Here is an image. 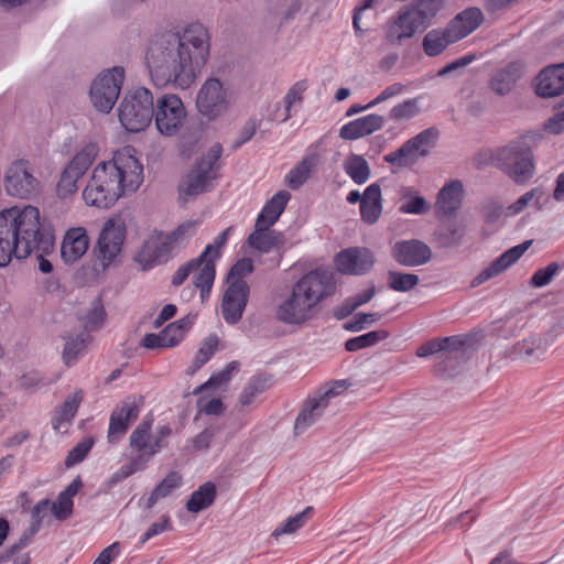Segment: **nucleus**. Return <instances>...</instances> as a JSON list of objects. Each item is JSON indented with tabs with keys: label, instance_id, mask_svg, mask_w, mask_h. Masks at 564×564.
I'll use <instances>...</instances> for the list:
<instances>
[{
	"label": "nucleus",
	"instance_id": "f257e3e1",
	"mask_svg": "<svg viewBox=\"0 0 564 564\" xmlns=\"http://www.w3.org/2000/svg\"><path fill=\"white\" fill-rule=\"evenodd\" d=\"M210 48L208 30L199 22L189 23L181 32L154 35L147 50L145 62L153 84L187 89L205 66Z\"/></svg>",
	"mask_w": 564,
	"mask_h": 564
},
{
	"label": "nucleus",
	"instance_id": "f03ea898",
	"mask_svg": "<svg viewBox=\"0 0 564 564\" xmlns=\"http://www.w3.org/2000/svg\"><path fill=\"white\" fill-rule=\"evenodd\" d=\"M53 247L54 237L42 228L36 207L12 206L0 212V267L8 265L13 256L24 259L34 252L40 271L51 273L53 265L44 256Z\"/></svg>",
	"mask_w": 564,
	"mask_h": 564
},
{
	"label": "nucleus",
	"instance_id": "7ed1b4c3",
	"mask_svg": "<svg viewBox=\"0 0 564 564\" xmlns=\"http://www.w3.org/2000/svg\"><path fill=\"white\" fill-rule=\"evenodd\" d=\"M134 149L124 147L110 161L101 162L83 191L89 206L109 208L124 193L135 192L143 182V166L134 155Z\"/></svg>",
	"mask_w": 564,
	"mask_h": 564
},
{
	"label": "nucleus",
	"instance_id": "20e7f679",
	"mask_svg": "<svg viewBox=\"0 0 564 564\" xmlns=\"http://www.w3.org/2000/svg\"><path fill=\"white\" fill-rule=\"evenodd\" d=\"M335 292L336 279L332 271L312 270L282 295L275 306V318L284 325L301 327L317 315L321 304Z\"/></svg>",
	"mask_w": 564,
	"mask_h": 564
},
{
	"label": "nucleus",
	"instance_id": "39448f33",
	"mask_svg": "<svg viewBox=\"0 0 564 564\" xmlns=\"http://www.w3.org/2000/svg\"><path fill=\"white\" fill-rule=\"evenodd\" d=\"M153 416L145 415L138 426L131 432L129 436V446L135 454L131 460L122 465L115 474H112L110 481H121L132 474L147 468L149 462L161 452L162 447L152 433Z\"/></svg>",
	"mask_w": 564,
	"mask_h": 564
},
{
	"label": "nucleus",
	"instance_id": "423d86ee",
	"mask_svg": "<svg viewBox=\"0 0 564 564\" xmlns=\"http://www.w3.org/2000/svg\"><path fill=\"white\" fill-rule=\"evenodd\" d=\"M223 145L218 142L196 159L188 173L180 184V194L184 197H194L214 188L220 176Z\"/></svg>",
	"mask_w": 564,
	"mask_h": 564
},
{
	"label": "nucleus",
	"instance_id": "0eeeda50",
	"mask_svg": "<svg viewBox=\"0 0 564 564\" xmlns=\"http://www.w3.org/2000/svg\"><path fill=\"white\" fill-rule=\"evenodd\" d=\"M197 223L186 221L180 225L173 232H153L144 240L137 253L135 260L143 269L153 268L166 262L177 247L183 246L195 232Z\"/></svg>",
	"mask_w": 564,
	"mask_h": 564
},
{
	"label": "nucleus",
	"instance_id": "6e6552de",
	"mask_svg": "<svg viewBox=\"0 0 564 564\" xmlns=\"http://www.w3.org/2000/svg\"><path fill=\"white\" fill-rule=\"evenodd\" d=\"M153 115V96L144 87L129 91L118 109L119 121L129 132L143 131L151 123Z\"/></svg>",
	"mask_w": 564,
	"mask_h": 564
},
{
	"label": "nucleus",
	"instance_id": "1a4fd4ad",
	"mask_svg": "<svg viewBox=\"0 0 564 564\" xmlns=\"http://www.w3.org/2000/svg\"><path fill=\"white\" fill-rule=\"evenodd\" d=\"M497 162L516 183H524L533 176L534 164L531 152L530 137H521L496 154Z\"/></svg>",
	"mask_w": 564,
	"mask_h": 564
},
{
	"label": "nucleus",
	"instance_id": "9d476101",
	"mask_svg": "<svg viewBox=\"0 0 564 564\" xmlns=\"http://www.w3.org/2000/svg\"><path fill=\"white\" fill-rule=\"evenodd\" d=\"M124 79L122 67L116 66L99 74L91 83L89 97L93 107L102 113H109L119 98Z\"/></svg>",
	"mask_w": 564,
	"mask_h": 564
},
{
	"label": "nucleus",
	"instance_id": "9b49d317",
	"mask_svg": "<svg viewBox=\"0 0 564 564\" xmlns=\"http://www.w3.org/2000/svg\"><path fill=\"white\" fill-rule=\"evenodd\" d=\"M232 104V94L220 79L207 78L196 96L198 112L208 120H215L224 115Z\"/></svg>",
	"mask_w": 564,
	"mask_h": 564
},
{
	"label": "nucleus",
	"instance_id": "f8f14e48",
	"mask_svg": "<svg viewBox=\"0 0 564 564\" xmlns=\"http://www.w3.org/2000/svg\"><path fill=\"white\" fill-rule=\"evenodd\" d=\"M438 132L434 128L421 131L415 137L405 141L398 150L384 155L387 163L399 167H408L415 164L421 158L426 156L434 147Z\"/></svg>",
	"mask_w": 564,
	"mask_h": 564
},
{
	"label": "nucleus",
	"instance_id": "ddd939ff",
	"mask_svg": "<svg viewBox=\"0 0 564 564\" xmlns=\"http://www.w3.org/2000/svg\"><path fill=\"white\" fill-rule=\"evenodd\" d=\"M124 239V221L121 218L108 219L100 231L95 251L96 259L102 269H107L119 261Z\"/></svg>",
	"mask_w": 564,
	"mask_h": 564
},
{
	"label": "nucleus",
	"instance_id": "4468645a",
	"mask_svg": "<svg viewBox=\"0 0 564 564\" xmlns=\"http://www.w3.org/2000/svg\"><path fill=\"white\" fill-rule=\"evenodd\" d=\"M186 109L182 99L174 94H165L156 100L154 121L158 131L165 137H173L180 132L185 120Z\"/></svg>",
	"mask_w": 564,
	"mask_h": 564
},
{
	"label": "nucleus",
	"instance_id": "2eb2a0df",
	"mask_svg": "<svg viewBox=\"0 0 564 564\" xmlns=\"http://www.w3.org/2000/svg\"><path fill=\"white\" fill-rule=\"evenodd\" d=\"M4 188L10 196L30 198L39 193L40 181L28 160H15L4 173Z\"/></svg>",
	"mask_w": 564,
	"mask_h": 564
},
{
	"label": "nucleus",
	"instance_id": "dca6fc26",
	"mask_svg": "<svg viewBox=\"0 0 564 564\" xmlns=\"http://www.w3.org/2000/svg\"><path fill=\"white\" fill-rule=\"evenodd\" d=\"M345 388V381H336L332 387H328L324 391H321L313 398L308 399L295 420V433L301 434L316 423L324 414L329 400L339 394V389Z\"/></svg>",
	"mask_w": 564,
	"mask_h": 564
},
{
	"label": "nucleus",
	"instance_id": "f3484780",
	"mask_svg": "<svg viewBox=\"0 0 564 564\" xmlns=\"http://www.w3.org/2000/svg\"><path fill=\"white\" fill-rule=\"evenodd\" d=\"M142 405V398L127 397L111 412L108 427V442L118 443L128 432L131 422L138 419Z\"/></svg>",
	"mask_w": 564,
	"mask_h": 564
},
{
	"label": "nucleus",
	"instance_id": "a211bd4d",
	"mask_svg": "<svg viewBox=\"0 0 564 564\" xmlns=\"http://www.w3.org/2000/svg\"><path fill=\"white\" fill-rule=\"evenodd\" d=\"M373 252L365 247H350L335 256L336 270L343 274L364 275L375 265Z\"/></svg>",
	"mask_w": 564,
	"mask_h": 564
},
{
	"label": "nucleus",
	"instance_id": "6ab92c4d",
	"mask_svg": "<svg viewBox=\"0 0 564 564\" xmlns=\"http://www.w3.org/2000/svg\"><path fill=\"white\" fill-rule=\"evenodd\" d=\"M426 26L412 9L400 11L389 20L384 26V41L390 45H400L403 40L412 37L417 31Z\"/></svg>",
	"mask_w": 564,
	"mask_h": 564
},
{
	"label": "nucleus",
	"instance_id": "aec40b11",
	"mask_svg": "<svg viewBox=\"0 0 564 564\" xmlns=\"http://www.w3.org/2000/svg\"><path fill=\"white\" fill-rule=\"evenodd\" d=\"M391 252L393 259L404 267L423 265L432 258L431 248L417 239L397 241Z\"/></svg>",
	"mask_w": 564,
	"mask_h": 564
},
{
	"label": "nucleus",
	"instance_id": "412c9836",
	"mask_svg": "<svg viewBox=\"0 0 564 564\" xmlns=\"http://www.w3.org/2000/svg\"><path fill=\"white\" fill-rule=\"evenodd\" d=\"M249 296L247 282L230 283L226 289L221 303V312L225 321L236 324L243 314Z\"/></svg>",
	"mask_w": 564,
	"mask_h": 564
},
{
	"label": "nucleus",
	"instance_id": "4be33fe9",
	"mask_svg": "<svg viewBox=\"0 0 564 564\" xmlns=\"http://www.w3.org/2000/svg\"><path fill=\"white\" fill-rule=\"evenodd\" d=\"M532 245V240H527L518 246L510 248L505 251L500 257H498L490 265L484 269L479 274H477L473 281L471 286L476 288L486 281L499 275L509 267H511L514 262H517L520 257L529 249Z\"/></svg>",
	"mask_w": 564,
	"mask_h": 564
},
{
	"label": "nucleus",
	"instance_id": "5701e85b",
	"mask_svg": "<svg viewBox=\"0 0 564 564\" xmlns=\"http://www.w3.org/2000/svg\"><path fill=\"white\" fill-rule=\"evenodd\" d=\"M536 95L551 98L564 93V64L545 67L536 77Z\"/></svg>",
	"mask_w": 564,
	"mask_h": 564
},
{
	"label": "nucleus",
	"instance_id": "b1692460",
	"mask_svg": "<svg viewBox=\"0 0 564 564\" xmlns=\"http://www.w3.org/2000/svg\"><path fill=\"white\" fill-rule=\"evenodd\" d=\"M89 238L84 227L70 228L66 231L61 246V257L65 263H74L88 250Z\"/></svg>",
	"mask_w": 564,
	"mask_h": 564
},
{
	"label": "nucleus",
	"instance_id": "393cba45",
	"mask_svg": "<svg viewBox=\"0 0 564 564\" xmlns=\"http://www.w3.org/2000/svg\"><path fill=\"white\" fill-rule=\"evenodd\" d=\"M384 122L382 116L370 113L344 124L339 129V137L344 140H357L380 130Z\"/></svg>",
	"mask_w": 564,
	"mask_h": 564
},
{
	"label": "nucleus",
	"instance_id": "a878e982",
	"mask_svg": "<svg viewBox=\"0 0 564 564\" xmlns=\"http://www.w3.org/2000/svg\"><path fill=\"white\" fill-rule=\"evenodd\" d=\"M466 231L464 220L448 219L437 227L433 238L440 248H457L463 245Z\"/></svg>",
	"mask_w": 564,
	"mask_h": 564
},
{
	"label": "nucleus",
	"instance_id": "bb28decb",
	"mask_svg": "<svg viewBox=\"0 0 564 564\" xmlns=\"http://www.w3.org/2000/svg\"><path fill=\"white\" fill-rule=\"evenodd\" d=\"M464 188L459 181L443 186L435 204L436 212L442 216L454 215L462 205Z\"/></svg>",
	"mask_w": 564,
	"mask_h": 564
},
{
	"label": "nucleus",
	"instance_id": "cd10ccee",
	"mask_svg": "<svg viewBox=\"0 0 564 564\" xmlns=\"http://www.w3.org/2000/svg\"><path fill=\"white\" fill-rule=\"evenodd\" d=\"M270 228L254 225V231L249 236L248 243L263 253L280 250L285 243L284 235Z\"/></svg>",
	"mask_w": 564,
	"mask_h": 564
},
{
	"label": "nucleus",
	"instance_id": "c85d7f7f",
	"mask_svg": "<svg viewBox=\"0 0 564 564\" xmlns=\"http://www.w3.org/2000/svg\"><path fill=\"white\" fill-rule=\"evenodd\" d=\"M291 194L288 191H279L269 199L257 217L256 225L272 227L284 212Z\"/></svg>",
	"mask_w": 564,
	"mask_h": 564
},
{
	"label": "nucleus",
	"instance_id": "c756f323",
	"mask_svg": "<svg viewBox=\"0 0 564 564\" xmlns=\"http://www.w3.org/2000/svg\"><path fill=\"white\" fill-rule=\"evenodd\" d=\"M382 212L381 188L378 183L370 184L364 192L360 215L367 224H375Z\"/></svg>",
	"mask_w": 564,
	"mask_h": 564
},
{
	"label": "nucleus",
	"instance_id": "7c9ffc66",
	"mask_svg": "<svg viewBox=\"0 0 564 564\" xmlns=\"http://www.w3.org/2000/svg\"><path fill=\"white\" fill-rule=\"evenodd\" d=\"M484 15L480 9L469 8L460 12L451 22L449 28L457 41L474 32L482 22Z\"/></svg>",
	"mask_w": 564,
	"mask_h": 564
},
{
	"label": "nucleus",
	"instance_id": "2f4dec72",
	"mask_svg": "<svg viewBox=\"0 0 564 564\" xmlns=\"http://www.w3.org/2000/svg\"><path fill=\"white\" fill-rule=\"evenodd\" d=\"M521 76V66L516 63L509 64L494 74L490 88L498 95H507L514 88Z\"/></svg>",
	"mask_w": 564,
	"mask_h": 564
},
{
	"label": "nucleus",
	"instance_id": "473e14b6",
	"mask_svg": "<svg viewBox=\"0 0 564 564\" xmlns=\"http://www.w3.org/2000/svg\"><path fill=\"white\" fill-rule=\"evenodd\" d=\"M83 398V391L76 390L59 406L55 409L52 419V426L55 431H59L72 422L78 411Z\"/></svg>",
	"mask_w": 564,
	"mask_h": 564
},
{
	"label": "nucleus",
	"instance_id": "72a5a7b5",
	"mask_svg": "<svg viewBox=\"0 0 564 564\" xmlns=\"http://www.w3.org/2000/svg\"><path fill=\"white\" fill-rule=\"evenodd\" d=\"M457 42L452 29L432 30L423 39V48L426 55L436 56L449 44Z\"/></svg>",
	"mask_w": 564,
	"mask_h": 564
},
{
	"label": "nucleus",
	"instance_id": "f704fd0d",
	"mask_svg": "<svg viewBox=\"0 0 564 564\" xmlns=\"http://www.w3.org/2000/svg\"><path fill=\"white\" fill-rule=\"evenodd\" d=\"M215 261L203 258L197 262L193 272V283L195 289L200 291V297L204 300V293H209L215 280Z\"/></svg>",
	"mask_w": 564,
	"mask_h": 564
},
{
	"label": "nucleus",
	"instance_id": "c9c22d12",
	"mask_svg": "<svg viewBox=\"0 0 564 564\" xmlns=\"http://www.w3.org/2000/svg\"><path fill=\"white\" fill-rule=\"evenodd\" d=\"M316 165V156L307 155L285 176L284 182L291 189H299L310 177Z\"/></svg>",
	"mask_w": 564,
	"mask_h": 564
},
{
	"label": "nucleus",
	"instance_id": "e433bc0d",
	"mask_svg": "<svg viewBox=\"0 0 564 564\" xmlns=\"http://www.w3.org/2000/svg\"><path fill=\"white\" fill-rule=\"evenodd\" d=\"M216 498V486L213 482H205L204 485L199 486L197 490H195L187 503L186 509L189 512L197 513L202 510L207 509L209 506L213 505L214 500Z\"/></svg>",
	"mask_w": 564,
	"mask_h": 564
},
{
	"label": "nucleus",
	"instance_id": "4c0bfd02",
	"mask_svg": "<svg viewBox=\"0 0 564 564\" xmlns=\"http://www.w3.org/2000/svg\"><path fill=\"white\" fill-rule=\"evenodd\" d=\"M63 338L65 340V345L62 351V358L66 366H72L77 361L79 355L87 347L89 336L85 332H82L76 336L64 335Z\"/></svg>",
	"mask_w": 564,
	"mask_h": 564
},
{
	"label": "nucleus",
	"instance_id": "58836bf2",
	"mask_svg": "<svg viewBox=\"0 0 564 564\" xmlns=\"http://www.w3.org/2000/svg\"><path fill=\"white\" fill-rule=\"evenodd\" d=\"M182 485V476L177 471H170L163 480L153 489L149 496L145 508L152 509L154 505L165 497H167L174 489Z\"/></svg>",
	"mask_w": 564,
	"mask_h": 564
},
{
	"label": "nucleus",
	"instance_id": "ea45409f",
	"mask_svg": "<svg viewBox=\"0 0 564 564\" xmlns=\"http://www.w3.org/2000/svg\"><path fill=\"white\" fill-rule=\"evenodd\" d=\"M344 171L356 183L364 184L370 177V167L362 155L350 154L344 162Z\"/></svg>",
	"mask_w": 564,
	"mask_h": 564
},
{
	"label": "nucleus",
	"instance_id": "a19ab883",
	"mask_svg": "<svg viewBox=\"0 0 564 564\" xmlns=\"http://www.w3.org/2000/svg\"><path fill=\"white\" fill-rule=\"evenodd\" d=\"M401 199L404 203L399 207L403 214L423 215L429 210L427 203L424 197L419 196L412 187H402L400 191Z\"/></svg>",
	"mask_w": 564,
	"mask_h": 564
},
{
	"label": "nucleus",
	"instance_id": "79ce46f5",
	"mask_svg": "<svg viewBox=\"0 0 564 564\" xmlns=\"http://www.w3.org/2000/svg\"><path fill=\"white\" fill-rule=\"evenodd\" d=\"M97 155V147L94 143L84 145L70 160L66 167L84 176Z\"/></svg>",
	"mask_w": 564,
	"mask_h": 564
},
{
	"label": "nucleus",
	"instance_id": "37998d69",
	"mask_svg": "<svg viewBox=\"0 0 564 564\" xmlns=\"http://www.w3.org/2000/svg\"><path fill=\"white\" fill-rule=\"evenodd\" d=\"M388 337L389 332L386 329L372 330L367 334L349 338L345 343V348L350 352L358 351L364 348L372 347Z\"/></svg>",
	"mask_w": 564,
	"mask_h": 564
},
{
	"label": "nucleus",
	"instance_id": "c03bdc74",
	"mask_svg": "<svg viewBox=\"0 0 564 564\" xmlns=\"http://www.w3.org/2000/svg\"><path fill=\"white\" fill-rule=\"evenodd\" d=\"M194 317L185 316L178 321L169 324L162 333H167L164 337V343L167 348L178 345L185 337L186 332L193 325Z\"/></svg>",
	"mask_w": 564,
	"mask_h": 564
},
{
	"label": "nucleus",
	"instance_id": "a18cd8bd",
	"mask_svg": "<svg viewBox=\"0 0 564 564\" xmlns=\"http://www.w3.org/2000/svg\"><path fill=\"white\" fill-rule=\"evenodd\" d=\"M312 513L313 507H306L302 512L288 518L280 525H278L272 532V536L279 539V536L283 534H292L296 532L310 520Z\"/></svg>",
	"mask_w": 564,
	"mask_h": 564
},
{
	"label": "nucleus",
	"instance_id": "49530a36",
	"mask_svg": "<svg viewBox=\"0 0 564 564\" xmlns=\"http://www.w3.org/2000/svg\"><path fill=\"white\" fill-rule=\"evenodd\" d=\"M269 387V379L262 376H254L252 377L246 387L243 388L242 392L239 395V404L241 406H248L250 405L258 395H260L262 392L267 390Z\"/></svg>",
	"mask_w": 564,
	"mask_h": 564
},
{
	"label": "nucleus",
	"instance_id": "de8ad7c7",
	"mask_svg": "<svg viewBox=\"0 0 564 564\" xmlns=\"http://www.w3.org/2000/svg\"><path fill=\"white\" fill-rule=\"evenodd\" d=\"M543 352L541 341L536 339H524L512 346L509 357L529 361L532 357Z\"/></svg>",
	"mask_w": 564,
	"mask_h": 564
},
{
	"label": "nucleus",
	"instance_id": "09e8293b",
	"mask_svg": "<svg viewBox=\"0 0 564 564\" xmlns=\"http://www.w3.org/2000/svg\"><path fill=\"white\" fill-rule=\"evenodd\" d=\"M419 276L414 273L389 271L388 285L397 292H409L419 284Z\"/></svg>",
	"mask_w": 564,
	"mask_h": 564
},
{
	"label": "nucleus",
	"instance_id": "8fccbe9b",
	"mask_svg": "<svg viewBox=\"0 0 564 564\" xmlns=\"http://www.w3.org/2000/svg\"><path fill=\"white\" fill-rule=\"evenodd\" d=\"M420 99L410 98L395 106L389 111V118L394 121L410 120L420 113Z\"/></svg>",
	"mask_w": 564,
	"mask_h": 564
},
{
	"label": "nucleus",
	"instance_id": "3c124183",
	"mask_svg": "<svg viewBox=\"0 0 564 564\" xmlns=\"http://www.w3.org/2000/svg\"><path fill=\"white\" fill-rule=\"evenodd\" d=\"M544 195V192L539 188H532L531 191L523 194L520 198H518L513 204L509 205L506 208V216L511 217L521 213L530 203L534 200V204L540 209L542 207L541 199Z\"/></svg>",
	"mask_w": 564,
	"mask_h": 564
},
{
	"label": "nucleus",
	"instance_id": "603ef678",
	"mask_svg": "<svg viewBox=\"0 0 564 564\" xmlns=\"http://www.w3.org/2000/svg\"><path fill=\"white\" fill-rule=\"evenodd\" d=\"M444 0H420L413 8V12L417 13L419 19L427 28L431 20L443 8Z\"/></svg>",
	"mask_w": 564,
	"mask_h": 564
},
{
	"label": "nucleus",
	"instance_id": "864d4df0",
	"mask_svg": "<svg viewBox=\"0 0 564 564\" xmlns=\"http://www.w3.org/2000/svg\"><path fill=\"white\" fill-rule=\"evenodd\" d=\"M79 174L70 171L68 167H65L62 172L59 181L57 183V194L61 197H67L78 189L77 182L82 178Z\"/></svg>",
	"mask_w": 564,
	"mask_h": 564
},
{
	"label": "nucleus",
	"instance_id": "5fc2aeb1",
	"mask_svg": "<svg viewBox=\"0 0 564 564\" xmlns=\"http://www.w3.org/2000/svg\"><path fill=\"white\" fill-rule=\"evenodd\" d=\"M106 313L99 300L95 301L87 315L83 318V326L86 332L100 328L105 322Z\"/></svg>",
	"mask_w": 564,
	"mask_h": 564
},
{
	"label": "nucleus",
	"instance_id": "6e6d98bb",
	"mask_svg": "<svg viewBox=\"0 0 564 564\" xmlns=\"http://www.w3.org/2000/svg\"><path fill=\"white\" fill-rule=\"evenodd\" d=\"M218 339L216 336H209L204 340V343L202 344L200 348L198 349L194 357L192 372L199 369L210 359V357L216 351Z\"/></svg>",
	"mask_w": 564,
	"mask_h": 564
},
{
	"label": "nucleus",
	"instance_id": "4d7b16f0",
	"mask_svg": "<svg viewBox=\"0 0 564 564\" xmlns=\"http://www.w3.org/2000/svg\"><path fill=\"white\" fill-rule=\"evenodd\" d=\"M239 364L236 361L229 362L225 369L219 371L218 373L213 375L207 382L199 386L195 389V393H198L203 391L204 389L208 387H219L225 383H227L230 379L234 372L238 371Z\"/></svg>",
	"mask_w": 564,
	"mask_h": 564
},
{
	"label": "nucleus",
	"instance_id": "13d9d810",
	"mask_svg": "<svg viewBox=\"0 0 564 564\" xmlns=\"http://www.w3.org/2000/svg\"><path fill=\"white\" fill-rule=\"evenodd\" d=\"M558 270L560 265L556 262H551L545 268L539 269L533 273L530 285L533 288H543L550 284Z\"/></svg>",
	"mask_w": 564,
	"mask_h": 564
},
{
	"label": "nucleus",
	"instance_id": "bf43d9fd",
	"mask_svg": "<svg viewBox=\"0 0 564 564\" xmlns=\"http://www.w3.org/2000/svg\"><path fill=\"white\" fill-rule=\"evenodd\" d=\"M253 271V262L249 258H242L238 260L228 273V284L236 282H246L245 276Z\"/></svg>",
	"mask_w": 564,
	"mask_h": 564
},
{
	"label": "nucleus",
	"instance_id": "052dcab7",
	"mask_svg": "<svg viewBox=\"0 0 564 564\" xmlns=\"http://www.w3.org/2000/svg\"><path fill=\"white\" fill-rule=\"evenodd\" d=\"M94 445V441L91 438H85L79 442L75 447H73L65 459V465L67 467H72L80 462L87 456Z\"/></svg>",
	"mask_w": 564,
	"mask_h": 564
},
{
	"label": "nucleus",
	"instance_id": "680f3d73",
	"mask_svg": "<svg viewBox=\"0 0 564 564\" xmlns=\"http://www.w3.org/2000/svg\"><path fill=\"white\" fill-rule=\"evenodd\" d=\"M382 317L380 313H357L351 322L346 325V329L350 332H360L367 326L376 323Z\"/></svg>",
	"mask_w": 564,
	"mask_h": 564
},
{
	"label": "nucleus",
	"instance_id": "e2e57ef3",
	"mask_svg": "<svg viewBox=\"0 0 564 564\" xmlns=\"http://www.w3.org/2000/svg\"><path fill=\"white\" fill-rule=\"evenodd\" d=\"M455 340L454 338H441L427 341L421 345L416 350V356L421 358L429 357L440 351L449 350V341Z\"/></svg>",
	"mask_w": 564,
	"mask_h": 564
},
{
	"label": "nucleus",
	"instance_id": "0e129e2a",
	"mask_svg": "<svg viewBox=\"0 0 564 564\" xmlns=\"http://www.w3.org/2000/svg\"><path fill=\"white\" fill-rule=\"evenodd\" d=\"M207 252H209V248H205V250L198 258L192 259L187 263L181 265L172 278V284L175 286H180L181 284H183L185 280L188 278V275L194 272L197 262L203 260Z\"/></svg>",
	"mask_w": 564,
	"mask_h": 564
},
{
	"label": "nucleus",
	"instance_id": "69168bd1",
	"mask_svg": "<svg viewBox=\"0 0 564 564\" xmlns=\"http://www.w3.org/2000/svg\"><path fill=\"white\" fill-rule=\"evenodd\" d=\"M306 89V85L304 82H299L294 84L284 96V104H285V116L283 117L282 121H286L291 115V107L296 102L301 101L302 95L304 90Z\"/></svg>",
	"mask_w": 564,
	"mask_h": 564
},
{
	"label": "nucleus",
	"instance_id": "338daca9",
	"mask_svg": "<svg viewBox=\"0 0 564 564\" xmlns=\"http://www.w3.org/2000/svg\"><path fill=\"white\" fill-rule=\"evenodd\" d=\"M73 506L72 499L59 494L56 501L52 503L51 509L56 519L64 520L73 512Z\"/></svg>",
	"mask_w": 564,
	"mask_h": 564
},
{
	"label": "nucleus",
	"instance_id": "774afa93",
	"mask_svg": "<svg viewBox=\"0 0 564 564\" xmlns=\"http://www.w3.org/2000/svg\"><path fill=\"white\" fill-rule=\"evenodd\" d=\"M172 530L171 518L167 514L161 517L158 522L152 523L147 532L141 538V544H144L147 541L152 539L155 535H159L165 531Z\"/></svg>",
	"mask_w": 564,
	"mask_h": 564
}]
</instances>
